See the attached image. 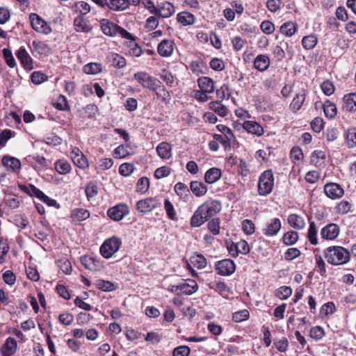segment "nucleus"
Masks as SVG:
<instances>
[{"instance_id": "obj_1", "label": "nucleus", "mask_w": 356, "mask_h": 356, "mask_svg": "<svg viewBox=\"0 0 356 356\" xmlns=\"http://www.w3.org/2000/svg\"><path fill=\"white\" fill-rule=\"evenodd\" d=\"M323 253L327 261L334 266L346 264L350 259V252L342 246L328 247Z\"/></svg>"}, {"instance_id": "obj_2", "label": "nucleus", "mask_w": 356, "mask_h": 356, "mask_svg": "<svg viewBox=\"0 0 356 356\" xmlns=\"http://www.w3.org/2000/svg\"><path fill=\"white\" fill-rule=\"evenodd\" d=\"M100 28L104 34L110 37L120 35L127 39L133 38L130 33L107 19L100 20Z\"/></svg>"}, {"instance_id": "obj_3", "label": "nucleus", "mask_w": 356, "mask_h": 356, "mask_svg": "<svg viewBox=\"0 0 356 356\" xmlns=\"http://www.w3.org/2000/svg\"><path fill=\"white\" fill-rule=\"evenodd\" d=\"M274 176L271 170H267L263 172L259 178L257 184L258 193L261 196H267L273 188Z\"/></svg>"}, {"instance_id": "obj_4", "label": "nucleus", "mask_w": 356, "mask_h": 356, "mask_svg": "<svg viewBox=\"0 0 356 356\" xmlns=\"http://www.w3.org/2000/svg\"><path fill=\"white\" fill-rule=\"evenodd\" d=\"M122 245V241L120 238L113 236L107 238L100 246L99 252L105 259H110L115 254Z\"/></svg>"}, {"instance_id": "obj_5", "label": "nucleus", "mask_w": 356, "mask_h": 356, "mask_svg": "<svg viewBox=\"0 0 356 356\" xmlns=\"http://www.w3.org/2000/svg\"><path fill=\"white\" fill-rule=\"evenodd\" d=\"M24 193L27 194L29 196L31 197H37L46 204L49 207H55L56 208L59 207V204H58L57 202L46 195L40 189L37 188L32 184L25 185L24 184Z\"/></svg>"}, {"instance_id": "obj_6", "label": "nucleus", "mask_w": 356, "mask_h": 356, "mask_svg": "<svg viewBox=\"0 0 356 356\" xmlns=\"http://www.w3.org/2000/svg\"><path fill=\"white\" fill-rule=\"evenodd\" d=\"M198 209L208 220L221 210V204L219 201L209 200L200 205Z\"/></svg>"}, {"instance_id": "obj_7", "label": "nucleus", "mask_w": 356, "mask_h": 356, "mask_svg": "<svg viewBox=\"0 0 356 356\" xmlns=\"http://www.w3.org/2000/svg\"><path fill=\"white\" fill-rule=\"evenodd\" d=\"M134 78L141 86L147 89H157L161 87V81L146 72L136 73Z\"/></svg>"}, {"instance_id": "obj_8", "label": "nucleus", "mask_w": 356, "mask_h": 356, "mask_svg": "<svg viewBox=\"0 0 356 356\" xmlns=\"http://www.w3.org/2000/svg\"><path fill=\"white\" fill-rule=\"evenodd\" d=\"M214 268L217 274L222 276H229L234 273L236 265L232 259H225L217 261Z\"/></svg>"}, {"instance_id": "obj_9", "label": "nucleus", "mask_w": 356, "mask_h": 356, "mask_svg": "<svg viewBox=\"0 0 356 356\" xmlns=\"http://www.w3.org/2000/svg\"><path fill=\"white\" fill-rule=\"evenodd\" d=\"M106 213L113 220L120 221L129 213V208L126 204L119 203L109 208Z\"/></svg>"}, {"instance_id": "obj_10", "label": "nucleus", "mask_w": 356, "mask_h": 356, "mask_svg": "<svg viewBox=\"0 0 356 356\" xmlns=\"http://www.w3.org/2000/svg\"><path fill=\"white\" fill-rule=\"evenodd\" d=\"M29 19L32 28L37 32L44 34H49L51 32V26L37 14H31Z\"/></svg>"}, {"instance_id": "obj_11", "label": "nucleus", "mask_w": 356, "mask_h": 356, "mask_svg": "<svg viewBox=\"0 0 356 356\" xmlns=\"http://www.w3.org/2000/svg\"><path fill=\"white\" fill-rule=\"evenodd\" d=\"M340 233L339 226L335 223H328L324 226L320 232L321 238L327 241L335 239Z\"/></svg>"}, {"instance_id": "obj_12", "label": "nucleus", "mask_w": 356, "mask_h": 356, "mask_svg": "<svg viewBox=\"0 0 356 356\" xmlns=\"http://www.w3.org/2000/svg\"><path fill=\"white\" fill-rule=\"evenodd\" d=\"M324 193L332 200L341 197L344 194L343 188L337 183H327L324 186Z\"/></svg>"}, {"instance_id": "obj_13", "label": "nucleus", "mask_w": 356, "mask_h": 356, "mask_svg": "<svg viewBox=\"0 0 356 356\" xmlns=\"http://www.w3.org/2000/svg\"><path fill=\"white\" fill-rule=\"evenodd\" d=\"M281 227L280 220L278 218H273L266 222L265 227L262 229V232L266 236H275L279 233Z\"/></svg>"}, {"instance_id": "obj_14", "label": "nucleus", "mask_w": 356, "mask_h": 356, "mask_svg": "<svg viewBox=\"0 0 356 356\" xmlns=\"http://www.w3.org/2000/svg\"><path fill=\"white\" fill-rule=\"evenodd\" d=\"M158 207V200L155 197L140 200L136 203V209L142 213L152 211Z\"/></svg>"}, {"instance_id": "obj_15", "label": "nucleus", "mask_w": 356, "mask_h": 356, "mask_svg": "<svg viewBox=\"0 0 356 356\" xmlns=\"http://www.w3.org/2000/svg\"><path fill=\"white\" fill-rule=\"evenodd\" d=\"M80 260L82 265L90 270L97 271L103 268L102 261L97 257L84 255L81 257Z\"/></svg>"}, {"instance_id": "obj_16", "label": "nucleus", "mask_w": 356, "mask_h": 356, "mask_svg": "<svg viewBox=\"0 0 356 356\" xmlns=\"http://www.w3.org/2000/svg\"><path fill=\"white\" fill-rule=\"evenodd\" d=\"M209 286L225 299H229V296L232 293L231 288L223 281L211 282Z\"/></svg>"}, {"instance_id": "obj_17", "label": "nucleus", "mask_w": 356, "mask_h": 356, "mask_svg": "<svg viewBox=\"0 0 356 356\" xmlns=\"http://www.w3.org/2000/svg\"><path fill=\"white\" fill-rule=\"evenodd\" d=\"M2 164L7 170L13 172H19L22 166L19 159L10 156H4L2 158Z\"/></svg>"}, {"instance_id": "obj_18", "label": "nucleus", "mask_w": 356, "mask_h": 356, "mask_svg": "<svg viewBox=\"0 0 356 356\" xmlns=\"http://www.w3.org/2000/svg\"><path fill=\"white\" fill-rule=\"evenodd\" d=\"M71 157L74 163L81 169H86L88 167V163L86 157L79 148H74L71 152Z\"/></svg>"}, {"instance_id": "obj_19", "label": "nucleus", "mask_w": 356, "mask_h": 356, "mask_svg": "<svg viewBox=\"0 0 356 356\" xmlns=\"http://www.w3.org/2000/svg\"><path fill=\"white\" fill-rule=\"evenodd\" d=\"M174 50V42L171 40L164 39L158 44V54L162 57L170 56Z\"/></svg>"}, {"instance_id": "obj_20", "label": "nucleus", "mask_w": 356, "mask_h": 356, "mask_svg": "<svg viewBox=\"0 0 356 356\" xmlns=\"http://www.w3.org/2000/svg\"><path fill=\"white\" fill-rule=\"evenodd\" d=\"M179 291L185 295H192L198 289V285L194 280L188 279L179 283Z\"/></svg>"}, {"instance_id": "obj_21", "label": "nucleus", "mask_w": 356, "mask_h": 356, "mask_svg": "<svg viewBox=\"0 0 356 356\" xmlns=\"http://www.w3.org/2000/svg\"><path fill=\"white\" fill-rule=\"evenodd\" d=\"M242 127L248 133L258 136L264 134L263 127L255 121L246 120L243 123Z\"/></svg>"}, {"instance_id": "obj_22", "label": "nucleus", "mask_w": 356, "mask_h": 356, "mask_svg": "<svg viewBox=\"0 0 356 356\" xmlns=\"http://www.w3.org/2000/svg\"><path fill=\"white\" fill-rule=\"evenodd\" d=\"M129 6L128 0H105L104 7L107 6L109 9L115 11L124 10Z\"/></svg>"}, {"instance_id": "obj_23", "label": "nucleus", "mask_w": 356, "mask_h": 356, "mask_svg": "<svg viewBox=\"0 0 356 356\" xmlns=\"http://www.w3.org/2000/svg\"><path fill=\"white\" fill-rule=\"evenodd\" d=\"M17 349V341L12 337H8L1 348L3 356H11Z\"/></svg>"}, {"instance_id": "obj_24", "label": "nucleus", "mask_w": 356, "mask_h": 356, "mask_svg": "<svg viewBox=\"0 0 356 356\" xmlns=\"http://www.w3.org/2000/svg\"><path fill=\"white\" fill-rule=\"evenodd\" d=\"M107 60L110 65L121 69L126 65V60L121 55L116 53H110L107 56Z\"/></svg>"}, {"instance_id": "obj_25", "label": "nucleus", "mask_w": 356, "mask_h": 356, "mask_svg": "<svg viewBox=\"0 0 356 356\" xmlns=\"http://www.w3.org/2000/svg\"><path fill=\"white\" fill-rule=\"evenodd\" d=\"M270 65V58L264 54H259L254 60V67L258 71L264 72L266 70Z\"/></svg>"}, {"instance_id": "obj_26", "label": "nucleus", "mask_w": 356, "mask_h": 356, "mask_svg": "<svg viewBox=\"0 0 356 356\" xmlns=\"http://www.w3.org/2000/svg\"><path fill=\"white\" fill-rule=\"evenodd\" d=\"M222 176L221 170L218 168H211L204 174V180L207 184H211L218 181Z\"/></svg>"}, {"instance_id": "obj_27", "label": "nucleus", "mask_w": 356, "mask_h": 356, "mask_svg": "<svg viewBox=\"0 0 356 356\" xmlns=\"http://www.w3.org/2000/svg\"><path fill=\"white\" fill-rule=\"evenodd\" d=\"M175 12V10L173 5L170 2L165 1L159 5L157 15L163 18H167L172 16Z\"/></svg>"}, {"instance_id": "obj_28", "label": "nucleus", "mask_w": 356, "mask_h": 356, "mask_svg": "<svg viewBox=\"0 0 356 356\" xmlns=\"http://www.w3.org/2000/svg\"><path fill=\"white\" fill-rule=\"evenodd\" d=\"M287 221L291 227L298 230H301L305 227L304 218L296 213L290 214L288 216Z\"/></svg>"}, {"instance_id": "obj_29", "label": "nucleus", "mask_w": 356, "mask_h": 356, "mask_svg": "<svg viewBox=\"0 0 356 356\" xmlns=\"http://www.w3.org/2000/svg\"><path fill=\"white\" fill-rule=\"evenodd\" d=\"M159 156L162 159H168L172 156V147L170 143L162 142L156 147Z\"/></svg>"}, {"instance_id": "obj_30", "label": "nucleus", "mask_w": 356, "mask_h": 356, "mask_svg": "<svg viewBox=\"0 0 356 356\" xmlns=\"http://www.w3.org/2000/svg\"><path fill=\"white\" fill-rule=\"evenodd\" d=\"M74 26L78 32L88 33L92 30L88 22L83 19L82 16H78L74 19Z\"/></svg>"}, {"instance_id": "obj_31", "label": "nucleus", "mask_w": 356, "mask_h": 356, "mask_svg": "<svg viewBox=\"0 0 356 356\" xmlns=\"http://www.w3.org/2000/svg\"><path fill=\"white\" fill-rule=\"evenodd\" d=\"M190 188L193 193L197 197H202L207 192V186L201 181H192L190 184Z\"/></svg>"}, {"instance_id": "obj_32", "label": "nucleus", "mask_w": 356, "mask_h": 356, "mask_svg": "<svg viewBox=\"0 0 356 356\" xmlns=\"http://www.w3.org/2000/svg\"><path fill=\"white\" fill-rule=\"evenodd\" d=\"M317 235L318 228L315 222H309V229L307 234V238L309 243L313 245H316L318 243Z\"/></svg>"}, {"instance_id": "obj_33", "label": "nucleus", "mask_w": 356, "mask_h": 356, "mask_svg": "<svg viewBox=\"0 0 356 356\" xmlns=\"http://www.w3.org/2000/svg\"><path fill=\"white\" fill-rule=\"evenodd\" d=\"M95 286L103 291H113L118 289V284L108 280H98L95 282Z\"/></svg>"}, {"instance_id": "obj_34", "label": "nucleus", "mask_w": 356, "mask_h": 356, "mask_svg": "<svg viewBox=\"0 0 356 356\" xmlns=\"http://www.w3.org/2000/svg\"><path fill=\"white\" fill-rule=\"evenodd\" d=\"M343 99L346 111L349 112L356 111V92L345 95Z\"/></svg>"}, {"instance_id": "obj_35", "label": "nucleus", "mask_w": 356, "mask_h": 356, "mask_svg": "<svg viewBox=\"0 0 356 356\" xmlns=\"http://www.w3.org/2000/svg\"><path fill=\"white\" fill-rule=\"evenodd\" d=\"M297 31V24L291 21L284 23L280 26V32L282 34L291 37Z\"/></svg>"}, {"instance_id": "obj_36", "label": "nucleus", "mask_w": 356, "mask_h": 356, "mask_svg": "<svg viewBox=\"0 0 356 356\" xmlns=\"http://www.w3.org/2000/svg\"><path fill=\"white\" fill-rule=\"evenodd\" d=\"M206 221H207V220L197 208L191 218L190 225L192 227H198Z\"/></svg>"}, {"instance_id": "obj_37", "label": "nucleus", "mask_w": 356, "mask_h": 356, "mask_svg": "<svg viewBox=\"0 0 356 356\" xmlns=\"http://www.w3.org/2000/svg\"><path fill=\"white\" fill-rule=\"evenodd\" d=\"M191 263L197 268L202 269L207 266V259L202 254L195 253L190 258Z\"/></svg>"}, {"instance_id": "obj_38", "label": "nucleus", "mask_w": 356, "mask_h": 356, "mask_svg": "<svg viewBox=\"0 0 356 356\" xmlns=\"http://www.w3.org/2000/svg\"><path fill=\"white\" fill-rule=\"evenodd\" d=\"M177 21L184 26L191 25L195 23V16L188 12H182L177 15Z\"/></svg>"}, {"instance_id": "obj_39", "label": "nucleus", "mask_w": 356, "mask_h": 356, "mask_svg": "<svg viewBox=\"0 0 356 356\" xmlns=\"http://www.w3.org/2000/svg\"><path fill=\"white\" fill-rule=\"evenodd\" d=\"M299 235L297 232L289 231L284 234L282 241L286 245H293L298 241Z\"/></svg>"}, {"instance_id": "obj_40", "label": "nucleus", "mask_w": 356, "mask_h": 356, "mask_svg": "<svg viewBox=\"0 0 356 356\" xmlns=\"http://www.w3.org/2000/svg\"><path fill=\"white\" fill-rule=\"evenodd\" d=\"M346 143L348 148L356 147V128L348 129L346 132Z\"/></svg>"}, {"instance_id": "obj_41", "label": "nucleus", "mask_w": 356, "mask_h": 356, "mask_svg": "<svg viewBox=\"0 0 356 356\" xmlns=\"http://www.w3.org/2000/svg\"><path fill=\"white\" fill-rule=\"evenodd\" d=\"M56 170L60 175H66L71 170L70 163L65 160H58L54 165Z\"/></svg>"}, {"instance_id": "obj_42", "label": "nucleus", "mask_w": 356, "mask_h": 356, "mask_svg": "<svg viewBox=\"0 0 356 356\" xmlns=\"http://www.w3.org/2000/svg\"><path fill=\"white\" fill-rule=\"evenodd\" d=\"M164 209L166 212L167 217L171 220H177V212L172 203L169 199H165L163 204Z\"/></svg>"}, {"instance_id": "obj_43", "label": "nucleus", "mask_w": 356, "mask_h": 356, "mask_svg": "<svg viewBox=\"0 0 356 356\" xmlns=\"http://www.w3.org/2000/svg\"><path fill=\"white\" fill-rule=\"evenodd\" d=\"M83 72L88 74H97L102 71V65L98 63H90L83 67Z\"/></svg>"}, {"instance_id": "obj_44", "label": "nucleus", "mask_w": 356, "mask_h": 356, "mask_svg": "<svg viewBox=\"0 0 356 356\" xmlns=\"http://www.w3.org/2000/svg\"><path fill=\"white\" fill-rule=\"evenodd\" d=\"M210 108L220 116L225 117L228 113V110L220 102H212L210 103Z\"/></svg>"}, {"instance_id": "obj_45", "label": "nucleus", "mask_w": 356, "mask_h": 356, "mask_svg": "<svg viewBox=\"0 0 356 356\" xmlns=\"http://www.w3.org/2000/svg\"><path fill=\"white\" fill-rule=\"evenodd\" d=\"M90 217V212L84 209H74L72 212V218L74 220L82 221Z\"/></svg>"}, {"instance_id": "obj_46", "label": "nucleus", "mask_w": 356, "mask_h": 356, "mask_svg": "<svg viewBox=\"0 0 356 356\" xmlns=\"http://www.w3.org/2000/svg\"><path fill=\"white\" fill-rule=\"evenodd\" d=\"M292 294V289L290 286H282L278 288L275 293L277 298L280 300H286Z\"/></svg>"}, {"instance_id": "obj_47", "label": "nucleus", "mask_w": 356, "mask_h": 356, "mask_svg": "<svg viewBox=\"0 0 356 356\" xmlns=\"http://www.w3.org/2000/svg\"><path fill=\"white\" fill-rule=\"evenodd\" d=\"M191 70L195 74H204L207 70V66L203 61L195 60L190 64Z\"/></svg>"}, {"instance_id": "obj_48", "label": "nucleus", "mask_w": 356, "mask_h": 356, "mask_svg": "<svg viewBox=\"0 0 356 356\" xmlns=\"http://www.w3.org/2000/svg\"><path fill=\"white\" fill-rule=\"evenodd\" d=\"M149 188V180L146 177L140 178L136 184V192L145 193Z\"/></svg>"}, {"instance_id": "obj_49", "label": "nucleus", "mask_w": 356, "mask_h": 356, "mask_svg": "<svg viewBox=\"0 0 356 356\" xmlns=\"http://www.w3.org/2000/svg\"><path fill=\"white\" fill-rule=\"evenodd\" d=\"M53 105L60 111H67L70 108L67 99L63 95H59L56 99L54 100Z\"/></svg>"}, {"instance_id": "obj_50", "label": "nucleus", "mask_w": 356, "mask_h": 356, "mask_svg": "<svg viewBox=\"0 0 356 356\" xmlns=\"http://www.w3.org/2000/svg\"><path fill=\"white\" fill-rule=\"evenodd\" d=\"M352 204L346 200H342L336 207V211L340 215H345L351 211Z\"/></svg>"}, {"instance_id": "obj_51", "label": "nucleus", "mask_w": 356, "mask_h": 356, "mask_svg": "<svg viewBox=\"0 0 356 356\" xmlns=\"http://www.w3.org/2000/svg\"><path fill=\"white\" fill-rule=\"evenodd\" d=\"M317 43V38L314 35H309L303 37L302 40V44L306 49H313Z\"/></svg>"}, {"instance_id": "obj_52", "label": "nucleus", "mask_w": 356, "mask_h": 356, "mask_svg": "<svg viewBox=\"0 0 356 356\" xmlns=\"http://www.w3.org/2000/svg\"><path fill=\"white\" fill-rule=\"evenodd\" d=\"M75 10L80 13L79 16L85 15L90 11V6L85 1H81L76 2L74 6Z\"/></svg>"}, {"instance_id": "obj_53", "label": "nucleus", "mask_w": 356, "mask_h": 356, "mask_svg": "<svg viewBox=\"0 0 356 356\" xmlns=\"http://www.w3.org/2000/svg\"><path fill=\"white\" fill-rule=\"evenodd\" d=\"M250 317V313L248 309H243L233 313L232 320L234 322L240 323L243 321L248 319Z\"/></svg>"}, {"instance_id": "obj_54", "label": "nucleus", "mask_w": 356, "mask_h": 356, "mask_svg": "<svg viewBox=\"0 0 356 356\" xmlns=\"http://www.w3.org/2000/svg\"><path fill=\"white\" fill-rule=\"evenodd\" d=\"M323 111L326 117L329 118H333L337 114V107L335 104L328 101L325 103Z\"/></svg>"}, {"instance_id": "obj_55", "label": "nucleus", "mask_w": 356, "mask_h": 356, "mask_svg": "<svg viewBox=\"0 0 356 356\" xmlns=\"http://www.w3.org/2000/svg\"><path fill=\"white\" fill-rule=\"evenodd\" d=\"M220 221L218 218H212L209 221L207 227L213 235H218L220 233Z\"/></svg>"}, {"instance_id": "obj_56", "label": "nucleus", "mask_w": 356, "mask_h": 356, "mask_svg": "<svg viewBox=\"0 0 356 356\" xmlns=\"http://www.w3.org/2000/svg\"><path fill=\"white\" fill-rule=\"evenodd\" d=\"M197 83L200 89H213V81L207 76H202L198 79Z\"/></svg>"}, {"instance_id": "obj_57", "label": "nucleus", "mask_w": 356, "mask_h": 356, "mask_svg": "<svg viewBox=\"0 0 356 356\" xmlns=\"http://www.w3.org/2000/svg\"><path fill=\"white\" fill-rule=\"evenodd\" d=\"M209 65L212 70L218 72H221L225 68V62L218 58H212L209 63Z\"/></svg>"}, {"instance_id": "obj_58", "label": "nucleus", "mask_w": 356, "mask_h": 356, "mask_svg": "<svg viewBox=\"0 0 356 356\" xmlns=\"http://www.w3.org/2000/svg\"><path fill=\"white\" fill-rule=\"evenodd\" d=\"M305 101V95L304 94H298L293 98L292 102L291 103L290 107L293 111H298L303 102Z\"/></svg>"}, {"instance_id": "obj_59", "label": "nucleus", "mask_w": 356, "mask_h": 356, "mask_svg": "<svg viewBox=\"0 0 356 356\" xmlns=\"http://www.w3.org/2000/svg\"><path fill=\"white\" fill-rule=\"evenodd\" d=\"M309 335L313 339L319 341L325 335V332L321 326H315L311 328Z\"/></svg>"}, {"instance_id": "obj_60", "label": "nucleus", "mask_w": 356, "mask_h": 356, "mask_svg": "<svg viewBox=\"0 0 356 356\" xmlns=\"http://www.w3.org/2000/svg\"><path fill=\"white\" fill-rule=\"evenodd\" d=\"M9 245L8 241L4 238L0 239V261L3 263L5 261V257L9 251Z\"/></svg>"}, {"instance_id": "obj_61", "label": "nucleus", "mask_w": 356, "mask_h": 356, "mask_svg": "<svg viewBox=\"0 0 356 356\" xmlns=\"http://www.w3.org/2000/svg\"><path fill=\"white\" fill-rule=\"evenodd\" d=\"M15 133L10 129H5L0 133V147H3L7 141L14 137Z\"/></svg>"}, {"instance_id": "obj_62", "label": "nucleus", "mask_w": 356, "mask_h": 356, "mask_svg": "<svg viewBox=\"0 0 356 356\" xmlns=\"http://www.w3.org/2000/svg\"><path fill=\"white\" fill-rule=\"evenodd\" d=\"M174 189L177 195L181 197L186 196L189 193V190L187 186L182 182L177 183Z\"/></svg>"}, {"instance_id": "obj_63", "label": "nucleus", "mask_w": 356, "mask_h": 356, "mask_svg": "<svg viewBox=\"0 0 356 356\" xmlns=\"http://www.w3.org/2000/svg\"><path fill=\"white\" fill-rule=\"evenodd\" d=\"M301 254L299 249L296 248H291L286 250L284 252V259L287 261H291L298 258Z\"/></svg>"}, {"instance_id": "obj_64", "label": "nucleus", "mask_w": 356, "mask_h": 356, "mask_svg": "<svg viewBox=\"0 0 356 356\" xmlns=\"http://www.w3.org/2000/svg\"><path fill=\"white\" fill-rule=\"evenodd\" d=\"M171 172V170L168 166H162L160 168H158L154 171V177L156 179H160L164 177H168Z\"/></svg>"}]
</instances>
